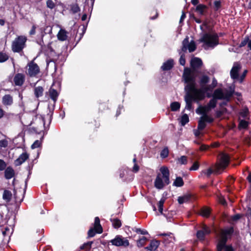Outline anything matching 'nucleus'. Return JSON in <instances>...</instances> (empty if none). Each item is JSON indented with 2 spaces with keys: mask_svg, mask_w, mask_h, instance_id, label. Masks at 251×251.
Returning <instances> with one entry per match:
<instances>
[{
  "mask_svg": "<svg viewBox=\"0 0 251 251\" xmlns=\"http://www.w3.org/2000/svg\"><path fill=\"white\" fill-rule=\"evenodd\" d=\"M183 78L187 84L185 86V90L194 92V95L197 98L204 99L205 93L208 91V85L206 84L209 81V77L207 75H203L200 77L199 83L201 87L199 89L196 88V75L190 69H184Z\"/></svg>",
  "mask_w": 251,
  "mask_h": 251,
  "instance_id": "f257e3e1",
  "label": "nucleus"
},
{
  "mask_svg": "<svg viewBox=\"0 0 251 251\" xmlns=\"http://www.w3.org/2000/svg\"><path fill=\"white\" fill-rule=\"evenodd\" d=\"M200 42L202 43V47L205 50L213 49L219 44V36L214 32L210 31L203 34L199 39Z\"/></svg>",
  "mask_w": 251,
  "mask_h": 251,
  "instance_id": "f03ea898",
  "label": "nucleus"
},
{
  "mask_svg": "<svg viewBox=\"0 0 251 251\" xmlns=\"http://www.w3.org/2000/svg\"><path fill=\"white\" fill-rule=\"evenodd\" d=\"M233 231L232 227L222 229L220 231V239L217 246V251H233L231 246L226 245L227 236Z\"/></svg>",
  "mask_w": 251,
  "mask_h": 251,
  "instance_id": "7ed1b4c3",
  "label": "nucleus"
},
{
  "mask_svg": "<svg viewBox=\"0 0 251 251\" xmlns=\"http://www.w3.org/2000/svg\"><path fill=\"white\" fill-rule=\"evenodd\" d=\"M161 174L157 175L154 181V186L158 189H162L170 183L169 171L168 168L162 167L160 169Z\"/></svg>",
  "mask_w": 251,
  "mask_h": 251,
  "instance_id": "20e7f679",
  "label": "nucleus"
},
{
  "mask_svg": "<svg viewBox=\"0 0 251 251\" xmlns=\"http://www.w3.org/2000/svg\"><path fill=\"white\" fill-rule=\"evenodd\" d=\"M233 93V92L231 90L218 88L214 91L213 97L217 100H226L227 102L230 100Z\"/></svg>",
  "mask_w": 251,
  "mask_h": 251,
  "instance_id": "39448f33",
  "label": "nucleus"
},
{
  "mask_svg": "<svg viewBox=\"0 0 251 251\" xmlns=\"http://www.w3.org/2000/svg\"><path fill=\"white\" fill-rule=\"evenodd\" d=\"M27 40L25 36H19L13 41L12 44V50L14 52H19L25 48Z\"/></svg>",
  "mask_w": 251,
  "mask_h": 251,
  "instance_id": "423d86ee",
  "label": "nucleus"
},
{
  "mask_svg": "<svg viewBox=\"0 0 251 251\" xmlns=\"http://www.w3.org/2000/svg\"><path fill=\"white\" fill-rule=\"evenodd\" d=\"M219 160V162L216 164L214 167V171L217 174L220 173L221 171L224 170L228 166L229 157L227 154L221 153Z\"/></svg>",
  "mask_w": 251,
  "mask_h": 251,
  "instance_id": "0eeeda50",
  "label": "nucleus"
},
{
  "mask_svg": "<svg viewBox=\"0 0 251 251\" xmlns=\"http://www.w3.org/2000/svg\"><path fill=\"white\" fill-rule=\"evenodd\" d=\"M27 70L26 75L31 77H36L40 73L39 66L33 60L29 62L27 65Z\"/></svg>",
  "mask_w": 251,
  "mask_h": 251,
  "instance_id": "6e6552de",
  "label": "nucleus"
},
{
  "mask_svg": "<svg viewBox=\"0 0 251 251\" xmlns=\"http://www.w3.org/2000/svg\"><path fill=\"white\" fill-rule=\"evenodd\" d=\"M185 91L187 92L186 95L185 96V109L190 110L192 109V102L193 100L198 102L203 99L197 98L194 95L195 93L193 91H191L189 90H185Z\"/></svg>",
  "mask_w": 251,
  "mask_h": 251,
  "instance_id": "1a4fd4ad",
  "label": "nucleus"
},
{
  "mask_svg": "<svg viewBox=\"0 0 251 251\" xmlns=\"http://www.w3.org/2000/svg\"><path fill=\"white\" fill-rule=\"evenodd\" d=\"M110 243L116 247H127L129 245L127 239L120 235H116L114 239L110 241Z\"/></svg>",
  "mask_w": 251,
  "mask_h": 251,
  "instance_id": "9d476101",
  "label": "nucleus"
},
{
  "mask_svg": "<svg viewBox=\"0 0 251 251\" xmlns=\"http://www.w3.org/2000/svg\"><path fill=\"white\" fill-rule=\"evenodd\" d=\"M196 49V46L194 41H191L190 42H189V38L188 37L184 39L182 42V51L185 52L188 50L189 51L191 52L195 50Z\"/></svg>",
  "mask_w": 251,
  "mask_h": 251,
  "instance_id": "9b49d317",
  "label": "nucleus"
},
{
  "mask_svg": "<svg viewBox=\"0 0 251 251\" xmlns=\"http://www.w3.org/2000/svg\"><path fill=\"white\" fill-rule=\"evenodd\" d=\"M241 69V65L238 62H235L230 71V75L231 78L234 81H238L239 79V72Z\"/></svg>",
  "mask_w": 251,
  "mask_h": 251,
  "instance_id": "f8f14e48",
  "label": "nucleus"
},
{
  "mask_svg": "<svg viewBox=\"0 0 251 251\" xmlns=\"http://www.w3.org/2000/svg\"><path fill=\"white\" fill-rule=\"evenodd\" d=\"M25 81V75L22 73H18L13 78V82L15 86H22Z\"/></svg>",
  "mask_w": 251,
  "mask_h": 251,
  "instance_id": "ddd939ff",
  "label": "nucleus"
},
{
  "mask_svg": "<svg viewBox=\"0 0 251 251\" xmlns=\"http://www.w3.org/2000/svg\"><path fill=\"white\" fill-rule=\"evenodd\" d=\"M210 228L204 225L201 230L197 231V237L199 239L202 240L204 239L205 235L210 234Z\"/></svg>",
  "mask_w": 251,
  "mask_h": 251,
  "instance_id": "4468645a",
  "label": "nucleus"
},
{
  "mask_svg": "<svg viewBox=\"0 0 251 251\" xmlns=\"http://www.w3.org/2000/svg\"><path fill=\"white\" fill-rule=\"evenodd\" d=\"M190 63L191 67L194 69L199 68L202 64V60L198 57H194L192 58Z\"/></svg>",
  "mask_w": 251,
  "mask_h": 251,
  "instance_id": "2eb2a0df",
  "label": "nucleus"
},
{
  "mask_svg": "<svg viewBox=\"0 0 251 251\" xmlns=\"http://www.w3.org/2000/svg\"><path fill=\"white\" fill-rule=\"evenodd\" d=\"M159 245V242L157 240H152L151 241L149 246L145 248V250L150 251H155Z\"/></svg>",
  "mask_w": 251,
  "mask_h": 251,
  "instance_id": "dca6fc26",
  "label": "nucleus"
},
{
  "mask_svg": "<svg viewBox=\"0 0 251 251\" xmlns=\"http://www.w3.org/2000/svg\"><path fill=\"white\" fill-rule=\"evenodd\" d=\"M173 66L174 60L172 59H170L163 64L161 69L163 71L170 70L173 68Z\"/></svg>",
  "mask_w": 251,
  "mask_h": 251,
  "instance_id": "f3484780",
  "label": "nucleus"
},
{
  "mask_svg": "<svg viewBox=\"0 0 251 251\" xmlns=\"http://www.w3.org/2000/svg\"><path fill=\"white\" fill-rule=\"evenodd\" d=\"M211 109L210 107L207 104L205 106H200L196 110V112L197 114H207L210 110Z\"/></svg>",
  "mask_w": 251,
  "mask_h": 251,
  "instance_id": "a211bd4d",
  "label": "nucleus"
},
{
  "mask_svg": "<svg viewBox=\"0 0 251 251\" xmlns=\"http://www.w3.org/2000/svg\"><path fill=\"white\" fill-rule=\"evenodd\" d=\"M2 101L4 105H11L13 102V98L10 95H5L3 97Z\"/></svg>",
  "mask_w": 251,
  "mask_h": 251,
  "instance_id": "6ab92c4d",
  "label": "nucleus"
},
{
  "mask_svg": "<svg viewBox=\"0 0 251 251\" xmlns=\"http://www.w3.org/2000/svg\"><path fill=\"white\" fill-rule=\"evenodd\" d=\"M28 158V155L27 153H26V152L23 153L22 154L20 155V156L19 157V158L16 160V161H15L16 164L17 165H21Z\"/></svg>",
  "mask_w": 251,
  "mask_h": 251,
  "instance_id": "aec40b11",
  "label": "nucleus"
},
{
  "mask_svg": "<svg viewBox=\"0 0 251 251\" xmlns=\"http://www.w3.org/2000/svg\"><path fill=\"white\" fill-rule=\"evenodd\" d=\"M94 228L97 233L102 232V228L100 224V220L98 217H96L95 219Z\"/></svg>",
  "mask_w": 251,
  "mask_h": 251,
  "instance_id": "412c9836",
  "label": "nucleus"
},
{
  "mask_svg": "<svg viewBox=\"0 0 251 251\" xmlns=\"http://www.w3.org/2000/svg\"><path fill=\"white\" fill-rule=\"evenodd\" d=\"M15 173L14 170L10 167H7L4 172L5 177L7 179H10L14 176Z\"/></svg>",
  "mask_w": 251,
  "mask_h": 251,
  "instance_id": "4be33fe9",
  "label": "nucleus"
},
{
  "mask_svg": "<svg viewBox=\"0 0 251 251\" xmlns=\"http://www.w3.org/2000/svg\"><path fill=\"white\" fill-rule=\"evenodd\" d=\"M68 32L63 29H61L58 32L57 36L59 40L64 41L67 40Z\"/></svg>",
  "mask_w": 251,
  "mask_h": 251,
  "instance_id": "5701e85b",
  "label": "nucleus"
},
{
  "mask_svg": "<svg viewBox=\"0 0 251 251\" xmlns=\"http://www.w3.org/2000/svg\"><path fill=\"white\" fill-rule=\"evenodd\" d=\"M49 93L50 98L54 102H55L58 96V93L57 91L52 88H50L49 91Z\"/></svg>",
  "mask_w": 251,
  "mask_h": 251,
  "instance_id": "b1692460",
  "label": "nucleus"
},
{
  "mask_svg": "<svg viewBox=\"0 0 251 251\" xmlns=\"http://www.w3.org/2000/svg\"><path fill=\"white\" fill-rule=\"evenodd\" d=\"M206 9L207 6L206 5L202 4H200L196 6V11L199 14L202 15L204 14Z\"/></svg>",
  "mask_w": 251,
  "mask_h": 251,
  "instance_id": "393cba45",
  "label": "nucleus"
},
{
  "mask_svg": "<svg viewBox=\"0 0 251 251\" xmlns=\"http://www.w3.org/2000/svg\"><path fill=\"white\" fill-rule=\"evenodd\" d=\"M34 95L36 98H39L43 96L44 89L41 86L36 87L34 90Z\"/></svg>",
  "mask_w": 251,
  "mask_h": 251,
  "instance_id": "a878e982",
  "label": "nucleus"
},
{
  "mask_svg": "<svg viewBox=\"0 0 251 251\" xmlns=\"http://www.w3.org/2000/svg\"><path fill=\"white\" fill-rule=\"evenodd\" d=\"M2 198L7 201H10L12 198L11 192L9 190H4L3 193Z\"/></svg>",
  "mask_w": 251,
  "mask_h": 251,
  "instance_id": "bb28decb",
  "label": "nucleus"
},
{
  "mask_svg": "<svg viewBox=\"0 0 251 251\" xmlns=\"http://www.w3.org/2000/svg\"><path fill=\"white\" fill-rule=\"evenodd\" d=\"M213 170L211 168H208L207 170H203L201 172L200 176L202 177L206 176L207 177H209L213 172Z\"/></svg>",
  "mask_w": 251,
  "mask_h": 251,
  "instance_id": "cd10ccee",
  "label": "nucleus"
},
{
  "mask_svg": "<svg viewBox=\"0 0 251 251\" xmlns=\"http://www.w3.org/2000/svg\"><path fill=\"white\" fill-rule=\"evenodd\" d=\"M92 244V241L88 242L87 243H84L82 245H81L79 249L81 250H85V251H89L91 248Z\"/></svg>",
  "mask_w": 251,
  "mask_h": 251,
  "instance_id": "c85d7f7f",
  "label": "nucleus"
},
{
  "mask_svg": "<svg viewBox=\"0 0 251 251\" xmlns=\"http://www.w3.org/2000/svg\"><path fill=\"white\" fill-rule=\"evenodd\" d=\"M148 240V239H147V238H146L145 237H142L141 238L139 239L137 241V247L139 248H141V247H143L145 245L146 242Z\"/></svg>",
  "mask_w": 251,
  "mask_h": 251,
  "instance_id": "c756f323",
  "label": "nucleus"
},
{
  "mask_svg": "<svg viewBox=\"0 0 251 251\" xmlns=\"http://www.w3.org/2000/svg\"><path fill=\"white\" fill-rule=\"evenodd\" d=\"M111 222L112 223L113 227L115 228H119L121 226L122 224L121 221L117 218L111 219Z\"/></svg>",
  "mask_w": 251,
  "mask_h": 251,
  "instance_id": "7c9ffc66",
  "label": "nucleus"
},
{
  "mask_svg": "<svg viewBox=\"0 0 251 251\" xmlns=\"http://www.w3.org/2000/svg\"><path fill=\"white\" fill-rule=\"evenodd\" d=\"M184 184V182L181 177H177L173 183V185L176 187H181Z\"/></svg>",
  "mask_w": 251,
  "mask_h": 251,
  "instance_id": "2f4dec72",
  "label": "nucleus"
},
{
  "mask_svg": "<svg viewBox=\"0 0 251 251\" xmlns=\"http://www.w3.org/2000/svg\"><path fill=\"white\" fill-rule=\"evenodd\" d=\"M190 196L188 195H184L182 197H179L178 198V202L179 204H182L190 200Z\"/></svg>",
  "mask_w": 251,
  "mask_h": 251,
  "instance_id": "473e14b6",
  "label": "nucleus"
},
{
  "mask_svg": "<svg viewBox=\"0 0 251 251\" xmlns=\"http://www.w3.org/2000/svg\"><path fill=\"white\" fill-rule=\"evenodd\" d=\"M210 213V209L208 207H203L201 209V214L204 217H208Z\"/></svg>",
  "mask_w": 251,
  "mask_h": 251,
  "instance_id": "72a5a7b5",
  "label": "nucleus"
},
{
  "mask_svg": "<svg viewBox=\"0 0 251 251\" xmlns=\"http://www.w3.org/2000/svg\"><path fill=\"white\" fill-rule=\"evenodd\" d=\"M35 120L36 123L39 122L41 125H45L44 118L41 115H37L33 119Z\"/></svg>",
  "mask_w": 251,
  "mask_h": 251,
  "instance_id": "f704fd0d",
  "label": "nucleus"
},
{
  "mask_svg": "<svg viewBox=\"0 0 251 251\" xmlns=\"http://www.w3.org/2000/svg\"><path fill=\"white\" fill-rule=\"evenodd\" d=\"M201 119H202L204 122H207L209 123L213 122L214 121L213 118L207 114L202 115V116L201 117Z\"/></svg>",
  "mask_w": 251,
  "mask_h": 251,
  "instance_id": "c9c22d12",
  "label": "nucleus"
},
{
  "mask_svg": "<svg viewBox=\"0 0 251 251\" xmlns=\"http://www.w3.org/2000/svg\"><path fill=\"white\" fill-rule=\"evenodd\" d=\"M172 111H176L179 109L180 105L178 102H173L171 104Z\"/></svg>",
  "mask_w": 251,
  "mask_h": 251,
  "instance_id": "e433bc0d",
  "label": "nucleus"
},
{
  "mask_svg": "<svg viewBox=\"0 0 251 251\" xmlns=\"http://www.w3.org/2000/svg\"><path fill=\"white\" fill-rule=\"evenodd\" d=\"M165 199L162 198L158 203V210L161 214L163 213V205L165 202Z\"/></svg>",
  "mask_w": 251,
  "mask_h": 251,
  "instance_id": "4c0bfd02",
  "label": "nucleus"
},
{
  "mask_svg": "<svg viewBox=\"0 0 251 251\" xmlns=\"http://www.w3.org/2000/svg\"><path fill=\"white\" fill-rule=\"evenodd\" d=\"M189 122V117L186 114L182 115L181 118L180 123L182 126H184Z\"/></svg>",
  "mask_w": 251,
  "mask_h": 251,
  "instance_id": "58836bf2",
  "label": "nucleus"
},
{
  "mask_svg": "<svg viewBox=\"0 0 251 251\" xmlns=\"http://www.w3.org/2000/svg\"><path fill=\"white\" fill-rule=\"evenodd\" d=\"M217 85V81L215 78H213L212 79V83L210 85H209L208 87V91H212Z\"/></svg>",
  "mask_w": 251,
  "mask_h": 251,
  "instance_id": "ea45409f",
  "label": "nucleus"
},
{
  "mask_svg": "<svg viewBox=\"0 0 251 251\" xmlns=\"http://www.w3.org/2000/svg\"><path fill=\"white\" fill-rule=\"evenodd\" d=\"M8 58V55L5 53L0 52V63L6 61Z\"/></svg>",
  "mask_w": 251,
  "mask_h": 251,
  "instance_id": "a19ab883",
  "label": "nucleus"
},
{
  "mask_svg": "<svg viewBox=\"0 0 251 251\" xmlns=\"http://www.w3.org/2000/svg\"><path fill=\"white\" fill-rule=\"evenodd\" d=\"M249 114V110L247 108H244L240 112V117L243 118H246Z\"/></svg>",
  "mask_w": 251,
  "mask_h": 251,
  "instance_id": "79ce46f5",
  "label": "nucleus"
},
{
  "mask_svg": "<svg viewBox=\"0 0 251 251\" xmlns=\"http://www.w3.org/2000/svg\"><path fill=\"white\" fill-rule=\"evenodd\" d=\"M216 104L217 100H216L215 98L213 97V99L209 101L207 105L209 106V107H210V108L212 109L215 107V106H216Z\"/></svg>",
  "mask_w": 251,
  "mask_h": 251,
  "instance_id": "37998d69",
  "label": "nucleus"
},
{
  "mask_svg": "<svg viewBox=\"0 0 251 251\" xmlns=\"http://www.w3.org/2000/svg\"><path fill=\"white\" fill-rule=\"evenodd\" d=\"M248 122L244 120H242L240 121L239 126L240 128H246L248 127Z\"/></svg>",
  "mask_w": 251,
  "mask_h": 251,
  "instance_id": "c03bdc74",
  "label": "nucleus"
},
{
  "mask_svg": "<svg viewBox=\"0 0 251 251\" xmlns=\"http://www.w3.org/2000/svg\"><path fill=\"white\" fill-rule=\"evenodd\" d=\"M177 162L180 164H186L187 162V157L185 156H182L177 159Z\"/></svg>",
  "mask_w": 251,
  "mask_h": 251,
  "instance_id": "a18cd8bd",
  "label": "nucleus"
},
{
  "mask_svg": "<svg viewBox=\"0 0 251 251\" xmlns=\"http://www.w3.org/2000/svg\"><path fill=\"white\" fill-rule=\"evenodd\" d=\"M205 126L206 124L205 122L200 118L198 124V129L200 130H202L205 127Z\"/></svg>",
  "mask_w": 251,
  "mask_h": 251,
  "instance_id": "49530a36",
  "label": "nucleus"
},
{
  "mask_svg": "<svg viewBox=\"0 0 251 251\" xmlns=\"http://www.w3.org/2000/svg\"><path fill=\"white\" fill-rule=\"evenodd\" d=\"M200 164L198 162H195L192 166L190 168V171H196L198 170L199 168Z\"/></svg>",
  "mask_w": 251,
  "mask_h": 251,
  "instance_id": "de8ad7c7",
  "label": "nucleus"
},
{
  "mask_svg": "<svg viewBox=\"0 0 251 251\" xmlns=\"http://www.w3.org/2000/svg\"><path fill=\"white\" fill-rule=\"evenodd\" d=\"M41 144H42L41 141L37 140L31 145V148L32 149H34L39 148L41 146Z\"/></svg>",
  "mask_w": 251,
  "mask_h": 251,
  "instance_id": "09e8293b",
  "label": "nucleus"
},
{
  "mask_svg": "<svg viewBox=\"0 0 251 251\" xmlns=\"http://www.w3.org/2000/svg\"><path fill=\"white\" fill-rule=\"evenodd\" d=\"M47 6L52 9L55 7V4L52 0H48L47 1Z\"/></svg>",
  "mask_w": 251,
  "mask_h": 251,
  "instance_id": "8fccbe9b",
  "label": "nucleus"
},
{
  "mask_svg": "<svg viewBox=\"0 0 251 251\" xmlns=\"http://www.w3.org/2000/svg\"><path fill=\"white\" fill-rule=\"evenodd\" d=\"M169 151L167 148L164 149L161 152L160 156L162 158H166L168 156Z\"/></svg>",
  "mask_w": 251,
  "mask_h": 251,
  "instance_id": "3c124183",
  "label": "nucleus"
},
{
  "mask_svg": "<svg viewBox=\"0 0 251 251\" xmlns=\"http://www.w3.org/2000/svg\"><path fill=\"white\" fill-rule=\"evenodd\" d=\"M71 10L72 11L73 13H76L79 11V7L76 4H73L71 5Z\"/></svg>",
  "mask_w": 251,
  "mask_h": 251,
  "instance_id": "603ef678",
  "label": "nucleus"
},
{
  "mask_svg": "<svg viewBox=\"0 0 251 251\" xmlns=\"http://www.w3.org/2000/svg\"><path fill=\"white\" fill-rule=\"evenodd\" d=\"M8 145V141L6 139L0 140V148H6Z\"/></svg>",
  "mask_w": 251,
  "mask_h": 251,
  "instance_id": "864d4df0",
  "label": "nucleus"
},
{
  "mask_svg": "<svg viewBox=\"0 0 251 251\" xmlns=\"http://www.w3.org/2000/svg\"><path fill=\"white\" fill-rule=\"evenodd\" d=\"M133 231H135L137 233H140L143 235L148 234V232L146 230H142L141 228H135L133 229Z\"/></svg>",
  "mask_w": 251,
  "mask_h": 251,
  "instance_id": "5fc2aeb1",
  "label": "nucleus"
},
{
  "mask_svg": "<svg viewBox=\"0 0 251 251\" xmlns=\"http://www.w3.org/2000/svg\"><path fill=\"white\" fill-rule=\"evenodd\" d=\"M96 233L97 232L96 230H95V228H90L88 232V237H93L95 235Z\"/></svg>",
  "mask_w": 251,
  "mask_h": 251,
  "instance_id": "6e6d98bb",
  "label": "nucleus"
},
{
  "mask_svg": "<svg viewBox=\"0 0 251 251\" xmlns=\"http://www.w3.org/2000/svg\"><path fill=\"white\" fill-rule=\"evenodd\" d=\"M249 41V37H246L242 42H241L240 44V47H244L247 44L248 45V42Z\"/></svg>",
  "mask_w": 251,
  "mask_h": 251,
  "instance_id": "4d7b16f0",
  "label": "nucleus"
},
{
  "mask_svg": "<svg viewBox=\"0 0 251 251\" xmlns=\"http://www.w3.org/2000/svg\"><path fill=\"white\" fill-rule=\"evenodd\" d=\"M6 167V164L2 159H0V171L4 170Z\"/></svg>",
  "mask_w": 251,
  "mask_h": 251,
  "instance_id": "13d9d810",
  "label": "nucleus"
},
{
  "mask_svg": "<svg viewBox=\"0 0 251 251\" xmlns=\"http://www.w3.org/2000/svg\"><path fill=\"white\" fill-rule=\"evenodd\" d=\"M184 56V54H182L181 55L180 57L179 58V63L182 66H184L185 64V59Z\"/></svg>",
  "mask_w": 251,
  "mask_h": 251,
  "instance_id": "bf43d9fd",
  "label": "nucleus"
},
{
  "mask_svg": "<svg viewBox=\"0 0 251 251\" xmlns=\"http://www.w3.org/2000/svg\"><path fill=\"white\" fill-rule=\"evenodd\" d=\"M247 73V70H245L244 71L243 73L242 74V75L239 76V79L238 81H239L240 82H242L243 81Z\"/></svg>",
  "mask_w": 251,
  "mask_h": 251,
  "instance_id": "052dcab7",
  "label": "nucleus"
},
{
  "mask_svg": "<svg viewBox=\"0 0 251 251\" xmlns=\"http://www.w3.org/2000/svg\"><path fill=\"white\" fill-rule=\"evenodd\" d=\"M201 29L202 31H204L205 29H207L208 30V26L207 25V24L206 22H204L201 26H200Z\"/></svg>",
  "mask_w": 251,
  "mask_h": 251,
  "instance_id": "680f3d73",
  "label": "nucleus"
},
{
  "mask_svg": "<svg viewBox=\"0 0 251 251\" xmlns=\"http://www.w3.org/2000/svg\"><path fill=\"white\" fill-rule=\"evenodd\" d=\"M36 28H37V26H36V25H32L31 29L29 31V34L30 35H34L35 34V30H36Z\"/></svg>",
  "mask_w": 251,
  "mask_h": 251,
  "instance_id": "e2e57ef3",
  "label": "nucleus"
},
{
  "mask_svg": "<svg viewBox=\"0 0 251 251\" xmlns=\"http://www.w3.org/2000/svg\"><path fill=\"white\" fill-rule=\"evenodd\" d=\"M215 8L216 10H218L221 7L220 1H215L214 2Z\"/></svg>",
  "mask_w": 251,
  "mask_h": 251,
  "instance_id": "0e129e2a",
  "label": "nucleus"
},
{
  "mask_svg": "<svg viewBox=\"0 0 251 251\" xmlns=\"http://www.w3.org/2000/svg\"><path fill=\"white\" fill-rule=\"evenodd\" d=\"M209 147L205 145H202L200 147V150L201 151H206L208 149Z\"/></svg>",
  "mask_w": 251,
  "mask_h": 251,
  "instance_id": "69168bd1",
  "label": "nucleus"
},
{
  "mask_svg": "<svg viewBox=\"0 0 251 251\" xmlns=\"http://www.w3.org/2000/svg\"><path fill=\"white\" fill-rule=\"evenodd\" d=\"M138 170H139V166L136 163H135L133 167V171L134 172L136 173L138 171Z\"/></svg>",
  "mask_w": 251,
  "mask_h": 251,
  "instance_id": "338daca9",
  "label": "nucleus"
},
{
  "mask_svg": "<svg viewBox=\"0 0 251 251\" xmlns=\"http://www.w3.org/2000/svg\"><path fill=\"white\" fill-rule=\"evenodd\" d=\"M185 17H186V15H185V13L184 12H182V13L181 16L180 17V19L179 22L180 23L181 22H182L184 20V19L185 18Z\"/></svg>",
  "mask_w": 251,
  "mask_h": 251,
  "instance_id": "774afa93",
  "label": "nucleus"
}]
</instances>
